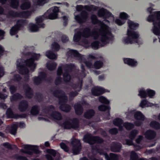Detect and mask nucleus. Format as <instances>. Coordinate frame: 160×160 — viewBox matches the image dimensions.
Instances as JSON below:
<instances>
[{"label": "nucleus", "mask_w": 160, "mask_h": 160, "mask_svg": "<svg viewBox=\"0 0 160 160\" xmlns=\"http://www.w3.org/2000/svg\"><path fill=\"white\" fill-rule=\"evenodd\" d=\"M25 56L27 58L26 60L22 58L18 59L16 64L20 73L25 75V80L27 82L29 79V68L32 71H34L36 66L34 61L38 59L39 55L33 53L28 52L25 53Z\"/></svg>", "instance_id": "obj_1"}, {"label": "nucleus", "mask_w": 160, "mask_h": 160, "mask_svg": "<svg viewBox=\"0 0 160 160\" xmlns=\"http://www.w3.org/2000/svg\"><path fill=\"white\" fill-rule=\"evenodd\" d=\"M52 93L54 97L58 99L60 109L65 112H70L71 107L70 105L66 103L68 101V97L65 92L61 89H57L53 91Z\"/></svg>", "instance_id": "obj_2"}, {"label": "nucleus", "mask_w": 160, "mask_h": 160, "mask_svg": "<svg viewBox=\"0 0 160 160\" xmlns=\"http://www.w3.org/2000/svg\"><path fill=\"white\" fill-rule=\"evenodd\" d=\"M128 23L130 30L128 29L127 35L128 36L126 37L123 40V41L125 43H133V39H136L135 42L138 43V40L139 37L138 33L133 30H136L139 27V24L136 22H134L133 21L128 20Z\"/></svg>", "instance_id": "obj_3"}, {"label": "nucleus", "mask_w": 160, "mask_h": 160, "mask_svg": "<svg viewBox=\"0 0 160 160\" xmlns=\"http://www.w3.org/2000/svg\"><path fill=\"white\" fill-rule=\"evenodd\" d=\"M82 37L85 38L89 37L92 38L93 39L96 40L99 37L98 32L96 30L91 31V28L89 27L85 28L82 32L78 31L75 33L73 36V40L74 42H77L79 41L81 37Z\"/></svg>", "instance_id": "obj_4"}, {"label": "nucleus", "mask_w": 160, "mask_h": 160, "mask_svg": "<svg viewBox=\"0 0 160 160\" xmlns=\"http://www.w3.org/2000/svg\"><path fill=\"white\" fill-rule=\"evenodd\" d=\"M147 20L149 22H153V32L158 36L159 42H160V11L154 12L152 14L149 15Z\"/></svg>", "instance_id": "obj_5"}, {"label": "nucleus", "mask_w": 160, "mask_h": 160, "mask_svg": "<svg viewBox=\"0 0 160 160\" xmlns=\"http://www.w3.org/2000/svg\"><path fill=\"white\" fill-rule=\"evenodd\" d=\"M84 142L92 145V152L95 151L98 152L99 150V146L98 145H93L95 143L101 144L104 142V140L98 136H93L91 133L85 134L83 138Z\"/></svg>", "instance_id": "obj_6"}, {"label": "nucleus", "mask_w": 160, "mask_h": 160, "mask_svg": "<svg viewBox=\"0 0 160 160\" xmlns=\"http://www.w3.org/2000/svg\"><path fill=\"white\" fill-rule=\"evenodd\" d=\"M98 99L101 103L108 105L101 104L99 105L98 107V110L102 112L107 111L106 114V116L107 118L109 117L110 116V110L111 109L110 106L108 105L110 103L109 101L103 96H100Z\"/></svg>", "instance_id": "obj_7"}, {"label": "nucleus", "mask_w": 160, "mask_h": 160, "mask_svg": "<svg viewBox=\"0 0 160 160\" xmlns=\"http://www.w3.org/2000/svg\"><path fill=\"white\" fill-rule=\"evenodd\" d=\"M25 150L22 149L21 152L23 153L32 155L37 157L39 155V147L36 146L25 145L24 147Z\"/></svg>", "instance_id": "obj_8"}, {"label": "nucleus", "mask_w": 160, "mask_h": 160, "mask_svg": "<svg viewBox=\"0 0 160 160\" xmlns=\"http://www.w3.org/2000/svg\"><path fill=\"white\" fill-rule=\"evenodd\" d=\"M59 11V8L58 7H52L48 10L42 16L46 19H54L58 18Z\"/></svg>", "instance_id": "obj_9"}, {"label": "nucleus", "mask_w": 160, "mask_h": 160, "mask_svg": "<svg viewBox=\"0 0 160 160\" xmlns=\"http://www.w3.org/2000/svg\"><path fill=\"white\" fill-rule=\"evenodd\" d=\"M31 14V12L29 11H23L18 12L12 10L9 11L7 14L8 18H15L16 17H24L27 18Z\"/></svg>", "instance_id": "obj_10"}, {"label": "nucleus", "mask_w": 160, "mask_h": 160, "mask_svg": "<svg viewBox=\"0 0 160 160\" xmlns=\"http://www.w3.org/2000/svg\"><path fill=\"white\" fill-rule=\"evenodd\" d=\"M88 16V13L85 10H82L80 14L75 16V19L77 22L80 24L83 23L87 21Z\"/></svg>", "instance_id": "obj_11"}, {"label": "nucleus", "mask_w": 160, "mask_h": 160, "mask_svg": "<svg viewBox=\"0 0 160 160\" xmlns=\"http://www.w3.org/2000/svg\"><path fill=\"white\" fill-rule=\"evenodd\" d=\"M75 67L74 64L70 63L69 64H66L65 66V72L63 74V79L66 82H69L71 79V76L69 73V71H71Z\"/></svg>", "instance_id": "obj_12"}, {"label": "nucleus", "mask_w": 160, "mask_h": 160, "mask_svg": "<svg viewBox=\"0 0 160 160\" xmlns=\"http://www.w3.org/2000/svg\"><path fill=\"white\" fill-rule=\"evenodd\" d=\"M72 151L74 155H77L79 153L81 149V144L80 140L75 139L72 142Z\"/></svg>", "instance_id": "obj_13"}, {"label": "nucleus", "mask_w": 160, "mask_h": 160, "mask_svg": "<svg viewBox=\"0 0 160 160\" xmlns=\"http://www.w3.org/2000/svg\"><path fill=\"white\" fill-rule=\"evenodd\" d=\"M139 92L138 95L142 98H146L147 96L150 98H152L155 94V91L150 89H147L145 91L144 89H142L139 90Z\"/></svg>", "instance_id": "obj_14"}, {"label": "nucleus", "mask_w": 160, "mask_h": 160, "mask_svg": "<svg viewBox=\"0 0 160 160\" xmlns=\"http://www.w3.org/2000/svg\"><path fill=\"white\" fill-rule=\"evenodd\" d=\"M99 32L101 36L100 40L102 43V44H100V46L102 47L109 43L111 40V38L108 36L107 32L104 30H101Z\"/></svg>", "instance_id": "obj_15"}, {"label": "nucleus", "mask_w": 160, "mask_h": 160, "mask_svg": "<svg viewBox=\"0 0 160 160\" xmlns=\"http://www.w3.org/2000/svg\"><path fill=\"white\" fill-rule=\"evenodd\" d=\"M37 24L33 23H30L28 25V29L29 31L32 32H37L39 30L40 25V18L37 17L35 19Z\"/></svg>", "instance_id": "obj_16"}, {"label": "nucleus", "mask_w": 160, "mask_h": 160, "mask_svg": "<svg viewBox=\"0 0 160 160\" xmlns=\"http://www.w3.org/2000/svg\"><path fill=\"white\" fill-rule=\"evenodd\" d=\"M18 127H19L20 128H23L25 127V124L23 122L15 123L12 125L9 128L10 133L12 134L15 135Z\"/></svg>", "instance_id": "obj_17"}, {"label": "nucleus", "mask_w": 160, "mask_h": 160, "mask_svg": "<svg viewBox=\"0 0 160 160\" xmlns=\"http://www.w3.org/2000/svg\"><path fill=\"white\" fill-rule=\"evenodd\" d=\"M98 16L104 19L108 18L109 17H112L113 15L111 12L106 9L102 8L98 12Z\"/></svg>", "instance_id": "obj_18"}, {"label": "nucleus", "mask_w": 160, "mask_h": 160, "mask_svg": "<svg viewBox=\"0 0 160 160\" xmlns=\"http://www.w3.org/2000/svg\"><path fill=\"white\" fill-rule=\"evenodd\" d=\"M91 91L92 95L94 96H98L106 92V89L98 86L92 88Z\"/></svg>", "instance_id": "obj_19"}, {"label": "nucleus", "mask_w": 160, "mask_h": 160, "mask_svg": "<svg viewBox=\"0 0 160 160\" xmlns=\"http://www.w3.org/2000/svg\"><path fill=\"white\" fill-rule=\"evenodd\" d=\"M28 102L25 100H22L19 102L18 109L21 112H24L28 110Z\"/></svg>", "instance_id": "obj_20"}, {"label": "nucleus", "mask_w": 160, "mask_h": 160, "mask_svg": "<svg viewBox=\"0 0 160 160\" xmlns=\"http://www.w3.org/2000/svg\"><path fill=\"white\" fill-rule=\"evenodd\" d=\"M67 55L69 57H74L78 58L80 60H82V55L79 53L76 50L73 49L70 50L67 52Z\"/></svg>", "instance_id": "obj_21"}, {"label": "nucleus", "mask_w": 160, "mask_h": 160, "mask_svg": "<svg viewBox=\"0 0 160 160\" xmlns=\"http://www.w3.org/2000/svg\"><path fill=\"white\" fill-rule=\"evenodd\" d=\"M145 136L146 138L148 140H152L154 139L156 136V132L152 129H148L145 132Z\"/></svg>", "instance_id": "obj_22"}, {"label": "nucleus", "mask_w": 160, "mask_h": 160, "mask_svg": "<svg viewBox=\"0 0 160 160\" xmlns=\"http://www.w3.org/2000/svg\"><path fill=\"white\" fill-rule=\"evenodd\" d=\"M6 113L8 117H13L16 118H25L27 116V115L25 114H15L14 115L12 111L10 108H8L7 109Z\"/></svg>", "instance_id": "obj_23"}, {"label": "nucleus", "mask_w": 160, "mask_h": 160, "mask_svg": "<svg viewBox=\"0 0 160 160\" xmlns=\"http://www.w3.org/2000/svg\"><path fill=\"white\" fill-rule=\"evenodd\" d=\"M74 109L76 114L78 115H81L83 112V108L82 105L79 103H75L74 105Z\"/></svg>", "instance_id": "obj_24"}, {"label": "nucleus", "mask_w": 160, "mask_h": 160, "mask_svg": "<svg viewBox=\"0 0 160 160\" xmlns=\"http://www.w3.org/2000/svg\"><path fill=\"white\" fill-rule=\"evenodd\" d=\"M122 147V144L118 142H113L110 147L111 151L113 152H119Z\"/></svg>", "instance_id": "obj_25"}, {"label": "nucleus", "mask_w": 160, "mask_h": 160, "mask_svg": "<svg viewBox=\"0 0 160 160\" xmlns=\"http://www.w3.org/2000/svg\"><path fill=\"white\" fill-rule=\"evenodd\" d=\"M8 1L10 3L11 7L14 8H17L19 5V0H0V3L4 4Z\"/></svg>", "instance_id": "obj_26"}, {"label": "nucleus", "mask_w": 160, "mask_h": 160, "mask_svg": "<svg viewBox=\"0 0 160 160\" xmlns=\"http://www.w3.org/2000/svg\"><path fill=\"white\" fill-rule=\"evenodd\" d=\"M46 152L48 153L55 158L56 160H59L60 159V156L59 154L56 151L52 149H47Z\"/></svg>", "instance_id": "obj_27"}, {"label": "nucleus", "mask_w": 160, "mask_h": 160, "mask_svg": "<svg viewBox=\"0 0 160 160\" xmlns=\"http://www.w3.org/2000/svg\"><path fill=\"white\" fill-rule=\"evenodd\" d=\"M69 120L71 121V125L72 129H76L79 127V121L78 118H69Z\"/></svg>", "instance_id": "obj_28"}, {"label": "nucleus", "mask_w": 160, "mask_h": 160, "mask_svg": "<svg viewBox=\"0 0 160 160\" xmlns=\"http://www.w3.org/2000/svg\"><path fill=\"white\" fill-rule=\"evenodd\" d=\"M95 111L92 109H88L84 112V117L88 119L92 118L95 114Z\"/></svg>", "instance_id": "obj_29"}, {"label": "nucleus", "mask_w": 160, "mask_h": 160, "mask_svg": "<svg viewBox=\"0 0 160 160\" xmlns=\"http://www.w3.org/2000/svg\"><path fill=\"white\" fill-rule=\"evenodd\" d=\"M25 91L26 96L28 98H30L32 97L33 95L32 90L28 84H25L23 87Z\"/></svg>", "instance_id": "obj_30"}, {"label": "nucleus", "mask_w": 160, "mask_h": 160, "mask_svg": "<svg viewBox=\"0 0 160 160\" xmlns=\"http://www.w3.org/2000/svg\"><path fill=\"white\" fill-rule=\"evenodd\" d=\"M123 61L125 63L131 66H135L138 64L137 61L130 58H123Z\"/></svg>", "instance_id": "obj_31"}, {"label": "nucleus", "mask_w": 160, "mask_h": 160, "mask_svg": "<svg viewBox=\"0 0 160 160\" xmlns=\"http://www.w3.org/2000/svg\"><path fill=\"white\" fill-rule=\"evenodd\" d=\"M31 3L29 0H23L20 5V8L22 10L29 9L31 7Z\"/></svg>", "instance_id": "obj_32"}, {"label": "nucleus", "mask_w": 160, "mask_h": 160, "mask_svg": "<svg viewBox=\"0 0 160 160\" xmlns=\"http://www.w3.org/2000/svg\"><path fill=\"white\" fill-rule=\"evenodd\" d=\"M50 116L54 119L60 120L62 119V117L61 113L58 111H54L51 113Z\"/></svg>", "instance_id": "obj_33"}, {"label": "nucleus", "mask_w": 160, "mask_h": 160, "mask_svg": "<svg viewBox=\"0 0 160 160\" xmlns=\"http://www.w3.org/2000/svg\"><path fill=\"white\" fill-rule=\"evenodd\" d=\"M57 66L56 63L54 62H48L46 65L47 68L50 71H53L56 68Z\"/></svg>", "instance_id": "obj_34"}, {"label": "nucleus", "mask_w": 160, "mask_h": 160, "mask_svg": "<svg viewBox=\"0 0 160 160\" xmlns=\"http://www.w3.org/2000/svg\"><path fill=\"white\" fill-rule=\"evenodd\" d=\"M134 117L136 120L144 121L145 119L144 115L140 111L136 112L134 114Z\"/></svg>", "instance_id": "obj_35"}, {"label": "nucleus", "mask_w": 160, "mask_h": 160, "mask_svg": "<svg viewBox=\"0 0 160 160\" xmlns=\"http://www.w3.org/2000/svg\"><path fill=\"white\" fill-rule=\"evenodd\" d=\"M150 127L155 130H158L160 129V123L156 121H152L149 123Z\"/></svg>", "instance_id": "obj_36"}, {"label": "nucleus", "mask_w": 160, "mask_h": 160, "mask_svg": "<svg viewBox=\"0 0 160 160\" xmlns=\"http://www.w3.org/2000/svg\"><path fill=\"white\" fill-rule=\"evenodd\" d=\"M46 56L51 59H56L57 58V55L51 50L47 51L46 52Z\"/></svg>", "instance_id": "obj_37"}, {"label": "nucleus", "mask_w": 160, "mask_h": 160, "mask_svg": "<svg viewBox=\"0 0 160 160\" xmlns=\"http://www.w3.org/2000/svg\"><path fill=\"white\" fill-rule=\"evenodd\" d=\"M139 106L142 108L146 107H151L153 106V104L149 102L147 100H142Z\"/></svg>", "instance_id": "obj_38"}, {"label": "nucleus", "mask_w": 160, "mask_h": 160, "mask_svg": "<svg viewBox=\"0 0 160 160\" xmlns=\"http://www.w3.org/2000/svg\"><path fill=\"white\" fill-rule=\"evenodd\" d=\"M70 122L69 120V119L68 120H66L62 124V127H63L64 129H70L72 128Z\"/></svg>", "instance_id": "obj_39"}, {"label": "nucleus", "mask_w": 160, "mask_h": 160, "mask_svg": "<svg viewBox=\"0 0 160 160\" xmlns=\"http://www.w3.org/2000/svg\"><path fill=\"white\" fill-rule=\"evenodd\" d=\"M55 109L54 106L52 105H50L48 106L44 110L45 112L48 114H50L51 116V113L52 112H54L53 111Z\"/></svg>", "instance_id": "obj_40"}, {"label": "nucleus", "mask_w": 160, "mask_h": 160, "mask_svg": "<svg viewBox=\"0 0 160 160\" xmlns=\"http://www.w3.org/2000/svg\"><path fill=\"white\" fill-rule=\"evenodd\" d=\"M130 159V160H144L143 158H139L138 154L134 151L131 152Z\"/></svg>", "instance_id": "obj_41"}, {"label": "nucleus", "mask_w": 160, "mask_h": 160, "mask_svg": "<svg viewBox=\"0 0 160 160\" xmlns=\"http://www.w3.org/2000/svg\"><path fill=\"white\" fill-rule=\"evenodd\" d=\"M138 133V130L135 129L132 130L129 133V138L131 139L134 140Z\"/></svg>", "instance_id": "obj_42"}, {"label": "nucleus", "mask_w": 160, "mask_h": 160, "mask_svg": "<svg viewBox=\"0 0 160 160\" xmlns=\"http://www.w3.org/2000/svg\"><path fill=\"white\" fill-rule=\"evenodd\" d=\"M22 97L21 95L18 93H16L11 97L10 100L11 102H13L17 100L21 99Z\"/></svg>", "instance_id": "obj_43"}, {"label": "nucleus", "mask_w": 160, "mask_h": 160, "mask_svg": "<svg viewBox=\"0 0 160 160\" xmlns=\"http://www.w3.org/2000/svg\"><path fill=\"white\" fill-rule=\"evenodd\" d=\"M39 112V107L37 105L33 106L31 110V113L33 115H36Z\"/></svg>", "instance_id": "obj_44"}, {"label": "nucleus", "mask_w": 160, "mask_h": 160, "mask_svg": "<svg viewBox=\"0 0 160 160\" xmlns=\"http://www.w3.org/2000/svg\"><path fill=\"white\" fill-rule=\"evenodd\" d=\"M113 122L115 126H117L122 125L123 123V121L121 118H116L113 120Z\"/></svg>", "instance_id": "obj_45"}, {"label": "nucleus", "mask_w": 160, "mask_h": 160, "mask_svg": "<svg viewBox=\"0 0 160 160\" xmlns=\"http://www.w3.org/2000/svg\"><path fill=\"white\" fill-rule=\"evenodd\" d=\"M103 64L102 61L100 60L96 61L94 63L93 67L95 69H99L103 66Z\"/></svg>", "instance_id": "obj_46"}, {"label": "nucleus", "mask_w": 160, "mask_h": 160, "mask_svg": "<svg viewBox=\"0 0 160 160\" xmlns=\"http://www.w3.org/2000/svg\"><path fill=\"white\" fill-rule=\"evenodd\" d=\"M91 19L92 22L93 24H96L98 22H101L98 19L97 16L95 14H92L91 16Z\"/></svg>", "instance_id": "obj_47"}, {"label": "nucleus", "mask_w": 160, "mask_h": 160, "mask_svg": "<svg viewBox=\"0 0 160 160\" xmlns=\"http://www.w3.org/2000/svg\"><path fill=\"white\" fill-rule=\"evenodd\" d=\"M82 85L83 81L82 80H81L77 83H76L74 85V89H77L78 88H79V89L77 90L79 92L81 90Z\"/></svg>", "instance_id": "obj_48"}, {"label": "nucleus", "mask_w": 160, "mask_h": 160, "mask_svg": "<svg viewBox=\"0 0 160 160\" xmlns=\"http://www.w3.org/2000/svg\"><path fill=\"white\" fill-rule=\"evenodd\" d=\"M100 42L99 41H96L93 42L91 43V46L92 48L94 49H97L99 47Z\"/></svg>", "instance_id": "obj_49"}, {"label": "nucleus", "mask_w": 160, "mask_h": 160, "mask_svg": "<svg viewBox=\"0 0 160 160\" xmlns=\"http://www.w3.org/2000/svg\"><path fill=\"white\" fill-rule=\"evenodd\" d=\"M124 126L126 129L130 130L134 128V125L132 123L126 122L124 123Z\"/></svg>", "instance_id": "obj_50"}, {"label": "nucleus", "mask_w": 160, "mask_h": 160, "mask_svg": "<svg viewBox=\"0 0 160 160\" xmlns=\"http://www.w3.org/2000/svg\"><path fill=\"white\" fill-rule=\"evenodd\" d=\"M19 30L16 26L13 27L10 31V34L11 35H13L17 34Z\"/></svg>", "instance_id": "obj_51"}, {"label": "nucleus", "mask_w": 160, "mask_h": 160, "mask_svg": "<svg viewBox=\"0 0 160 160\" xmlns=\"http://www.w3.org/2000/svg\"><path fill=\"white\" fill-rule=\"evenodd\" d=\"M52 49L56 51H58L60 49V46L57 42H54L52 44Z\"/></svg>", "instance_id": "obj_52"}, {"label": "nucleus", "mask_w": 160, "mask_h": 160, "mask_svg": "<svg viewBox=\"0 0 160 160\" xmlns=\"http://www.w3.org/2000/svg\"><path fill=\"white\" fill-rule=\"evenodd\" d=\"M60 146L62 149H63L64 151L66 152H68L69 150V148L68 146L65 143L63 142H61L60 144Z\"/></svg>", "instance_id": "obj_53"}, {"label": "nucleus", "mask_w": 160, "mask_h": 160, "mask_svg": "<svg viewBox=\"0 0 160 160\" xmlns=\"http://www.w3.org/2000/svg\"><path fill=\"white\" fill-rule=\"evenodd\" d=\"M25 23V21L22 19H20L18 20L17 22V24L15 26L18 28L19 29Z\"/></svg>", "instance_id": "obj_54"}, {"label": "nucleus", "mask_w": 160, "mask_h": 160, "mask_svg": "<svg viewBox=\"0 0 160 160\" xmlns=\"http://www.w3.org/2000/svg\"><path fill=\"white\" fill-rule=\"evenodd\" d=\"M62 78L61 76H58L56 78L54 81L55 84L57 86L61 84L62 83Z\"/></svg>", "instance_id": "obj_55"}, {"label": "nucleus", "mask_w": 160, "mask_h": 160, "mask_svg": "<svg viewBox=\"0 0 160 160\" xmlns=\"http://www.w3.org/2000/svg\"><path fill=\"white\" fill-rule=\"evenodd\" d=\"M128 17V15L125 12H122L120 13V18L122 19L126 20Z\"/></svg>", "instance_id": "obj_56"}, {"label": "nucleus", "mask_w": 160, "mask_h": 160, "mask_svg": "<svg viewBox=\"0 0 160 160\" xmlns=\"http://www.w3.org/2000/svg\"><path fill=\"white\" fill-rule=\"evenodd\" d=\"M33 80L34 83L36 85H38L40 83V77L39 75L38 77H33Z\"/></svg>", "instance_id": "obj_57"}, {"label": "nucleus", "mask_w": 160, "mask_h": 160, "mask_svg": "<svg viewBox=\"0 0 160 160\" xmlns=\"http://www.w3.org/2000/svg\"><path fill=\"white\" fill-rule=\"evenodd\" d=\"M109 132L112 135H116L118 132V130L117 128H114L110 129Z\"/></svg>", "instance_id": "obj_58"}, {"label": "nucleus", "mask_w": 160, "mask_h": 160, "mask_svg": "<svg viewBox=\"0 0 160 160\" xmlns=\"http://www.w3.org/2000/svg\"><path fill=\"white\" fill-rule=\"evenodd\" d=\"M12 80L15 82H19L21 79V78L18 74H15L14 75Z\"/></svg>", "instance_id": "obj_59"}, {"label": "nucleus", "mask_w": 160, "mask_h": 160, "mask_svg": "<svg viewBox=\"0 0 160 160\" xmlns=\"http://www.w3.org/2000/svg\"><path fill=\"white\" fill-rule=\"evenodd\" d=\"M62 18L63 20V25L64 26H66L68 23V17L66 16H64L62 17Z\"/></svg>", "instance_id": "obj_60"}, {"label": "nucleus", "mask_w": 160, "mask_h": 160, "mask_svg": "<svg viewBox=\"0 0 160 160\" xmlns=\"http://www.w3.org/2000/svg\"><path fill=\"white\" fill-rule=\"evenodd\" d=\"M112 160H118L119 156L118 155L113 153H110Z\"/></svg>", "instance_id": "obj_61"}, {"label": "nucleus", "mask_w": 160, "mask_h": 160, "mask_svg": "<svg viewBox=\"0 0 160 160\" xmlns=\"http://www.w3.org/2000/svg\"><path fill=\"white\" fill-rule=\"evenodd\" d=\"M78 91H74L70 92L69 94V96L70 98H74L77 96L78 94Z\"/></svg>", "instance_id": "obj_62"}, {"label": "nucleus", "mask_w": 160, "mask_h": 160, "mask_svg": "<svg viewBox=\"0 0 160 160\" xmlns=\"http://www.w3.org/2000/svg\"><path fill=\"white\" fill-rule=\"evenodd\" d=\"M84 63L86 66L88 68H93V65L92 63L91 62L89 61H85L84 62Z\"/></svg>", "instance_id": "obj_63"}, {"label": "nucleus", "mask_w": 160, "mask_h": 160, "mask_svg": "<svg viewBox=\"0 0 160 160\" xmlns=\"http://www.w3.org/2000/svg\"><path fill=\"white\" fill-rule=\"evenodd\" d=\"M15 158L18 160H28L26 157L18 155L15 156Z\"/></svg>", "instance_id": "obj_64"}]
</instances>
